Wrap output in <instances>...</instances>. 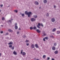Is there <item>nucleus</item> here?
<instances>
[{"label": "nucleus", "instance_id": "nucleus-32", "mask_svg": "<svg viewBox=\"0 0 60 60\" xmlns=\"http://www.w3.org/2000/svg\"><path fill=\"white\" fill-rule=\"evenodd\" d=\"M50 59V58H49V57H48L47 58V60H49Z\"/></svg>", "mask_w": 60, "mask_h": 60}, {"label": "nucleus", "instance_id": "nucleus-52", "mask_svg": "<svg viewBox=\"0 0 60 60\" xmlns=\"http://www.w3.org/2000/svg\"><path fill=\"white\" fill-rule=\"evenodd\" d=\"M13 20V19H11V20Z\"/></svg>", "mask_w": 60, "mask_h": 60}, {"label": "nucleus", "instance_id": "nucleus-5", "mask_svg": "<svg viewBox=\"0 0 60 60\" xmlns=\"http://www.w3.org/2000/svg\"><path fill=\"white\" fill-rule=\"evenodd\" d=\"M9 45H12L13 44V42H10L8 44Z\"/></svg>", "mask_w": 60, "mask_h": 60}, {"label": "nucleus", "instance_id": "nucleus-8", "mask_svg": "<svg viewBox=\"0 0 60 60\" xmlns=\"http://www.w3.org/2000/svg\"><path fill=\"white\" fill-rule=\"evenodd\" d=\"M52 50H55V49H56V47H53L52 48Z\"/></svg>", "mask_w": 60, "mask_h": 60}, {"label": "nucleus", "instance_id": "nucleus-11", "mask_svg": "<svg viewBox=\"0 0 60 60\" xmlns=\"http://www.w3.org/2000/svg\"><path fill=\"white\" fill-rule=\"evenodd\" d=\"M54 53H55V54H57L58 53V51H56L54 52Z\"/></svg>", "mask_w": 60, "mask_h": 60}, {"label": "nucleus", "instance_id": "nucleus-20", "mask_svg": "<svg viewBox=\"0 0 60 60\" xmlns=\"http://www.w3.org/2000/svg\"><path fill=\"white\" fill-rule=\"evenodd\" d=\"M10 32H12V30H11V29H9L8 30Z\"/></svg>", "mask_w": 60, "mask_h": 60}, {"label": "nucleus", "instance_id": "nucleus-21", "mask_svg": "<svg viewBox=\"0 0 60 60\" xmlns=\"http://www.w3.org/2000/svg\"><path fill=\"white\" fill-rule=\"evenodd\" d=\"M57 34H60V31H57Z\"/></svg>", "mask_w": 60, "mask_h": 60}, {"label": "nucleus", "instance_id": "nucleus-37", "mask_svg": "<svg viewBox=\"0 0 60 60\" xmlns=\"http://www.w3.org/2000/svg\"><path fill=\"white\" fill-rule=\"evenodd\" d=\"M46 15H47V16H49V14H48V13H47L46 14Z\"/></svg>", "mask_w": 60, "mask_h": 60}, {"label": "nucleus", "instance_id": "nucleus-9", "mask_svg": "<svg viewBox=\"0 0 60 60\" xmlns=\"http://www.w3.org/2000/svg\"><path fill=\"white\" fill-rule=\"evenodd\" d=\"M13 53L14 55H16L17 54V53L16 52V51H14V52H13Z\"/></svg>", "mask_w": 60, "mask_h": 60}, {"label": "nucleus", "instance_id": "nucleus-6", "mask_svg": "<svg viewBox=\"0 0 60 60\" xmlns=\"http://www.w3.org/2000/svg\"><path fill=\"white\" fill-rule=\"evenodd\" d=\"M31 47L32 48H34V45L33 44H32V45H31Z\"/></svg>", "mask_w": 60, "mask_h": 60}, {"label": "nucleus", "instance_id": "nucleus-44", "mask_svg": "<svg viewBox=\"0 0 60 60\" xmlns=\"http://www.w3.org/2000/svg\"><path fill=\"white\" fill-rule=\"evenodd\" d=\"M8 33H7L6 34V35H8Z\"/></svg>", "mask_w": 60, "mask_h": 60}, {"label": "nucleus", "instance_id": "nucleus-33", "mask_svg": "<svg viewBox=\"0 0 60 60\" xmlns=\"http://www.w3.org/2000/svg\"><path fill=\"white\" fill-rule=\"evenodd\" d=\"M56 43H54V46H56Z\"/></svg>", "mask_w": 60, "mask_h": 60}, {"label": "nucleus", "instance_id": "nucleus-1", "mask_svg": "<svg viewBox=\"0 0 60 60\" xmlns=\"http://www.w3.org/2000/svg\"><path fill=\"white\" fill-rule=\"evenodd\" d=\"M25 14L28 15V17H30V14H32V13L31 12H27V11H26L25 12Z\"/></svg>", "mask_w": 60, "mask_h": 60}, {"label": "nucleus", "instance_id": "nucleus-49", "mask_svg": "<svg viewBox=\"0 0 60 60\" xmlns=\"http://www.w3.org/2000/svg\"><path fill=\"white\" fill-rule=\"evenodd\" d=\"M1 26L3 27V25H1Z\"/></svg>", "mask_w": 60, "mask_h": 60}, {"label": "nucleus", "instance_id": "nucleus-15", "mask_svg": "<svg viewBox=\"0 0 60 60\" xmlns=\"http://www.w3.org/2000/svg\"><path fill=\"white\" fill-rule=\"evenodd\" d=\"M47 2L46 0H45L44 1V3H45V4H46Z\"/></svg>", "mask_w": 60, "mask_h": 60}, {"label": "nucleus", "instance_id": "nucleus-29", "mask_svg": "<svg viewBox=\"0 0 60 60\" xmlns=\"http://www.w3.org/2000/svg\"><path fill=\"white\" fill-rule=\"evenodd\" d=\"M2 20H4V17H3V18H2Z\"/></svg>", "mask_w": 60, "mask_h": 60}, {"label": "nucleus", "instance_id": "nucleus-28", "mask_svg": "<svg viewBox=\"0 0 60 60\" xmlns=\"http://www.w3.org/2000/svg\"><path fill=\"white\" fill-rule=\"evenodd\" d=\"M22 17H24V16H25V15H24V14H23L22 15Z\"/></svg>", "mask_w": 60, "mask_h": 60}, {"label": "nucleus", "instance_id": "nucleus-18", "mask_svg": "<svg viewBox=\"0 0 60 60\" xmlns=\"http://www.w3.org/2000/svg\"><path fill=\"white\" fill-rule=\"evenodd\" d=\"M15 29H18V26H17L16 25L15 27Z\"/></svg>", "mask_w": 60, "mask_h": 60}, {"label": "nucleus", "instance_id": "nucleus-46", "mask_svg": "<svg viewBox=\"0 0 60 60\" xmlns=\"http://www.w3.org/2000/svg\"><path fill=\"white\" fill-rule=\"evenodd\" d=\"M17 25V23L15 24V26H16V25Z\"/></svg>", "mask_w": 60, "mask_h": 60}, {"label": "nucleus", "instance_id": "nucleus-36", "mask_svg": "<svg viewBox=\"0 0 60 60\" xmlns=\"http://www.w3.org/2000/svg\"><path fill=\"white\" fill-rule=\"evenodd\" d=\"M45 38H44L43 39V40L44 41H45Z\"/></svg>", "mask_w": 60, "mask_h": 60}, {"label": "nucleus", "instance_id": "nucleus-19", "mask_svg": "<svg viewBox=\"0 0 60 60\" xmlns=\"http://www.w3.org/2000/svg\"><path fill=\"white\" fill-rule=\"evenodd\" d=\"M34 17L35 18H37V15H34Z\"/></svg>", "mask_w": 60, "mask_h": 60}, {"label": "nucleus", "instance_id": "nucleus-40", "mask_svg": "<svg viewBox=\"0 0 60 60\" xmlns=\"http://www.w3.org/2000/svg\"><path fill=\"white\" fill-rule=\"evenodd\" d=\"M2 56V54L1 53H0V56Z\"/></svg>", "mask_w": 60, "mask_h": 60}, {"label": "nucleus", "instance_id": "nucleus-42", "mask_svg": "<svg viewBox=\"0 0 60 60\" xmlns=\"http://www.w3.org/2000/svg\"><path fill=\"white\" fill-rule=\"evenodd\" d=\"M3 6V5H0L1 7H2Z\"/></svg>", "mask_w": 60, "mask_h": 60}, {"label": "nucleus", "instance_id": "nucleus-48", "mask_svg": "<svg viewBox=\"0 0 60 60\" xmlns=\"http://www.w3.org/2000/svg\"><path fill=\"white\" fill-rule=\"evenodd\" d=\"M37 60H39V59H37Z\"/></svg>", "mask_w": 60, "mask_h": 60}, {"label": "nucleus", "instance_id": "nucleus-41", "mask_svg": "<svg viewBox=\"0 0 60 60\" xmlns=\"http://www.w3.org/2000/svg\"><path fill=\"white\" fill-rule=\"evenodd\" d=\"M41 26H43V24H42V23L41 24Z\"/></svg>", "mask_w": 60, "mask_h": 60}, {"label": "nucleus", "instance_id": "nucleus-38", "mask_svg": "<svg viewBox=\"0 0 60 60\" xmlns=\"http://www.w3.org/2000/svg\"><path fill=\"white\" fill-rule=\"evenodd\" d=\"M8 22H10L11 23V21L10 20H9L8 21Z\"/></svg>", "mask_w": 60, "mask_h": 60}, {"label": "nucleus", "instance_id": "nucleus-10", "mask_svg": "<svg viewBox=\"0 0 60 60\" xmlns=\"http://www.w3.org/2000/svg\"><path fill=\"white\" fill-rule=\"evenodd\" d=\"M52 22H54L55 21V19L54 18H52L51 20Z\"/></svg>", "mask_w": 60, "mask_h": 60}, {"label": "nucleus", "instance_id": "nucleus-25", "mask_svg": "<svg viewBox=\"0 0 60 60\" xmlns=\"http://www.w3.org/2000/svg\"><path fill=\"white\" fill-rule=\"evenodd\" d=\"M12 45H10L9 46V47L10 48H11V47H12Z\"/></svg>", "mask_w": 60, "mask_h": 60}, {"label": "nucleus", "instance_id": "nucleus-7", "mask_svg": "<svg viewBox=\"0 0 60 60\" xmlns=\"http://www.w3.org/2000/svg\"><path fill=\"white\" fill-rule=\"evenodd\" d=\"M36 31L38 33H41V31L39 30L38 29H37L36 30Z\"/></svg>", "mask_w": 60, "mask_h": 60}, {"label": "nucleus", "instance_id": "nucleus-4", "mask_svg": "<svg viewBox=\"0 0 60 60\" xmlns=\"http://www.w3.org/2000/svg\"><path fill=\"white\" fill-rule=\"evenodd\" d=\"M35 4L36 5H38L39 4V3L37 1H36L35 3Z\"/></svg>", "mask_w": 60, "mask_h": 60}, {"label": "nucleus", "instance_id": "nucleus-12", "mask_svg": "<svg viewBox=\"0 0 60 60\" xmlns=\"http://www.w3.org/2000/svg\"><path fill=\"white\" fill-rule=\"evenodd\" d=\"M33 29L34 30H36V29H37V28H36V27H35V26H34V27H33Z\"/></svg>", "mask_w": 60, "mask_h": 60}, {"label": "nucleus", "instance_id": "nucleus-13", "mask_svg": "<svg viewBox=\"0 0 60 60\" xmlns=\"http://www.w3.org/2000/svg\"><path fill=\"white\" fill-rule=\"evenodd\" d=\"M46 56L45 55H44L43 56V58L44 59H45V58H46Z\"/></svg>", "mask_w": 60, "mask_h": 60}, {"label": "nucleus", "instance_id": "nucleus-26", "mask_svg": "<svg viewBox=\"0 0 60 60\" xmlns=\"http://www.w3.org/2000/svg\"><path fill=\"white\" fill-rule=\"evenodd\" d=\"M26 42H29V41L27 40H26Z\"/></svg>", "mask_w": 60, "mask_h": 60}, {"label": "nucleus", "instance_id": "nucleus-31", "mask_svg": "<svg viewBox=\"0 0 60 60\" xmlns=\"http://www.w3.org/2000/svg\"><path fill=\"white\" fill-rule=\"evenodd\" d=\"M30 29L32 30L33 29V27H30Z\"/></svg>", "mask_w": 60, "mask_h": 60}, {"label": "nucleus", "instance_id": "nucleus-16", "mask_svg": "<svg viewBox=\"0 0 60 60\" xmlns=\"http://www.w3.org/2000/svg\"><path fill=\"white\" fill-rule=\"evenodd\" d=\"M56 29L54 28L53 29L52 31L53 32H55V31H56Z\"/></svg>", "mask_w": 60, "mask_h": 60}, {"label": "nucleus", "instance_id": "nucleus-24", "mask_svg": "<svg viewBox=\"0 0 60 60\" xmlns=\"http://www.w3.org/2000/svg\"><path fill=\"white\" fill-rule=\"evenodd\" d=\"M14 11L16 13H17L18 12V11H17V10H14Z\"/></svg>", "mask_w": 60, "mask_h": 60}, {"label": "nucleus", "instance_id": "nucleus-23", "mask_svg": "<svg viewBox=\"0 0 60 60\" xmlns=\"http://www.w3.org/2000/svg\"><path fill=\"white\" fill-rule=\"evenodd\" d=\"M14 49V46H13L11 48L13 50V49Z\"/></svg>", "mask_w": 60, "mask_h": 60}, {"label": "nucleus", "instance_id": "nucleus-27", "mask_svg": "<svg viewBox=\"0 0 60 60\" xmlns=\"http://www.w3.org/2000/svg\"><path fill=\"white\" fill-rule=\"evenodd\" d=\"M37 26L38 28H40V26H39L38 25H37Z\"/></svg>", "mask_w": 60, "mask_h": 60}, {"label": "nucleus", "instance_id": "nucleus-47", "mask_svg": "<svg viewBox=\"0 0 60 60\" xmlns=\"http://www.w3.org/2000/svg\"><path fill=\"white\" fill-rule=\"evenodd\" d=\"M19 30H20V28H19Z\"/></svg>", "mask_w": 60, "mask_h": 60}, {"label": "nucleus", "instance_id": "nucleus-2", "mask_svg": "<svg viewBox=\"0 0 60 60\" xmlns=\"http://www.w3.org/2000/svg\"><path fill=\"white\" fill-rule=\"evenodd\" d=\"M35 20V19H34V18H31V21H34Z\"/></svg>", "mask_w": 60, "mask_h": 60}, {"label": "nucleus", "instance_id": "nucleus-30", "mask_svg": "<svg viewBox=\"0 0 60 60\" xmlns=\"http://www.w3.org/2000/svg\"><path fill=\"white\" fill-rule=\"evenodd\" d=\"M38 26H41V24L40 23H38Z\"/></svg>", "mask_w": 60, "mask_h": 60}, {"label": "nucleus", "instance_id": "nucleus-3", "mask_svg": "<svg viewBox=\"0 0 60 60\" xmlns=\"http://www.w3.org/2000/svg\"><path fill=\"white\" fill-rule=\"evenodd\" d=\"M22 56H25L26 54V53L25 52H23L22 54Z\"/></svg>", "mask_w": 60, "mask_h": 60}, {"label": "nucleus", "instance_id": "nucleus-43", "mask_svg": "<svg viewBox=\"0 0 60 60\" xmlns=\"http://www.w3.org/2000/svg\"><path fill=\"white\" fill-rule=\"evenodd\" d=\"M17 34H19V32H17Z\"/></svg>", "mask_w": 60, "mask_h": 60}, {"label": "nucleus", "instance_id": "nucleus-51", "mask_svg": "<svg viewBox=\"0 0 60 60\" xmlns=\"http://www.w3.org/2000/svg\"><path fill=\"white\" fill-rule=\"evenodd\" d=\"M39 8H41V7H39Z\"/></svg>", "mask_w": 60, "mask_h": 60}, {"label": "nucleus", "instance_id": "nucleus-45", "mask_svg": "<svg viewBox=\"0 0 60 60\" xmlns=\"http://www.w3.org/2000/svg\"><path fill=\"white\" fill-rule=\"evenodd\" d=\"M54 8H56V6H54Z\"/></svg>", "mask_w": 60, "mask_h": 60}, {"label": "nucleus", "instance_id": "nucleus-35", "mask_svg": "<svg viewBox=\"0 0 60 60\" xmlns=\"http://www.w3.org/2000/svg\"><path fill=\"white\" fill-rule=\"evenodd\" d=\"M21 54H22V53H23V50H21Z\"/></svg>", "mask_w": 60, "mask_h": 60}, {"label": "nucleus", "instance_id": "nucleus-17", "mask_svg": "<svg viewBox=\"0 0 60 60\" xmlns=\"http://www.w3.org/2000/svg\"><path fill=\"white\" fill-rule=\"evenodd\" d=\"M43 34L44 35H46V34L45 33V31H43Z\"/></svg>", "mask_w": 60, "mask_h": 60}, {"label": "nucleus", "instance_id": "nucleus-34", "mask_svg": "<svg viewBox=\"0 0 60 60\" xmlns=\"http://www.w3.org/2000/svg\"><path fill=\"white\" fill-rule=\"evenodd\" d=\"M27 46H28L29 45V43H27L26 44Z\"/></svg>", "mask_w": 60, "mask_h": 60}, {"label": "nucleus", "instance_id": "nucleus-22", "mask_svg": "<svg viewBox=\"0 0 60 60\" xmlns=\"http://www.w3.org/2000/svg\"><path fill=\"white\" fill-rule=\"evenodd\" d=\"M45 38L46 40H48V39H49V38L48 37H45Z\"/></svg>", "mask_w": 60, "mask_h": 60}, {"label": "nucleus", "instance_id": "nucleus-39", "mask_svg": "<svg viewBox=\"0 0 60 60\" xmlns=\"http://www.w3.org/2000/svg\"><path fill=\"white\" fill-rule=\"evenodd\" d=\"M1 34H2V33H3V31H1L0 32Z\"/></svg>", "mask_w": 60, "mask_h": 60}, {"label": "nucleus", "instance_id": "nucleus-14", "mask_svg": "<svg viewBox=\"0 0 60 60\" xmlns=\"http://www.w3.org/2000/svg\"><path fill=\"white\" fill-rule=\"evenodd\" d=\"M35 46L36 48H38V44H36L35 45Z\"/></svg>", "mask_w": 60, "mask_h": 60}, {"label": "nucleus", "instance_id": "nucleus-50", "mask_svg": "<svg viewBox=\"0 0 60 60\" xmlns=\"http://www.w3.org/2000/svg\"><path fill=\"white\" fill-rule=\"evenodd\" d=\"M1 11V10H0V12Z\"/></svg>", "mask_w": 60, "mask_h": 60}]
</instances>
